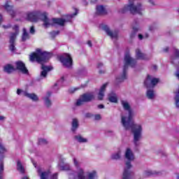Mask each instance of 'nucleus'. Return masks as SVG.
<instances>
[{"instance_id":"nucleus-58","label":"nucleus","mask_w":179,"mask_h":179,"mask_svg":"<svg viewBox=\"0 0 179 179\" xmlns=\"http://www.w3.org/2000/svg\"><path fill=\"white\" fill-rule=\"evenodd\" d=\"M177 179H179V176H177Z\"/></svg>"},{"instance_id":"nucleus-9","label":"nucleus","mask_w":179,"mask_h":179,"mask_svg":"<svg viewBox=\"0 0 179 179\" xmlns=\"http://www.w3.org/2000/svg\"><path fill=\"white\" fill-rule=\"evenodd\" d=\"M37 172L41 179H58V174L52 173L51 171H42L41 168H38Z\"/></svg>"},{"instance_id":"nucleus-61","label":"nucleus","mask_w":179,"mask_h":179,"mask_svg":"<svg viewBox=\"0 0 179 179\" xmlns=\"http://www.w3.org/2000/svg\"><path fill=\"white\" fill-rule=\"evenodd\" d=\"M146 37H148V35H146Z\"/></svg>"},{"instance_id":"nucleus-54","label":"nucleus","mask_w":179,"mask_h":179,"mask_svg":"<svg viewBox=\"0 0 179 179\" xmlns=\"http://www.w3.org/2000/svg\"><path fill=\"white\" fill-rule=\"evenodd\" d=\"M60 85V83H56V85Z\"/></svg>"},{"instance_id":"nucleus-21","label":"nucleus","mask_w":179,"mask_h":179,"mask_svg":"<svg viewBox=\"0 0 179 179\" xmlns=\"http://www.w3.org/2000/svg\"><path fill=\"white\" fill-rule=\"evenodd\" d=\"M96 14L98 15H104L105 14H107L104 6H96Z\"/></svg>"},{"instance_id":"nucleus-46","label":"nucleus","mask_w":179,"mask_h":179,"mask_svg":"<svg viewBox=\"0 0 179 179\" xmlns=\"http://www.w3.org/2000/svg\"><path fill=\"white\" fill-rule=\"evenodd\" d=\"M169 47H165V48H164V51L165 52H167L169 51Z\"/></svg>"},{"instance_id":"nucleus-26","label":"nucleus","mask_w":179,"mask_h":179,"mask_svg":"<svg viewBox=\"0 0 179 179\" xmlns=\"http://www.w3.org/2000/svg\"><path fill=\"white\" fill-rule=\"evenodd\" d=\"M4 172L3 157H0V179H3V173Z\"/></svg>"},{"instance_id":"nucleus-27","label":"nucleus","mask_w":179,"mask_h":179,"mask_svg":"<svg viewBox=\"0 0 179 179\" xmlns=\"http://www.w3.org/2000/svg\"><path fill=\"white\" fill-rule=\"evenodd\" d=\"M146 96L150 100H152L156 97V93L154 90H147Z\"/></svg>"},{"instance_id":"nucleus-24","label":"nucleus","mask_w":179,"mask_h":179,"mask_svg":"<svg viewBox=\"0 0 179 179\" xmlns=\"http://www.w3.org/2000/svg\"><path fill=\"white\" fill-rule=\"evenodd\" d=\"M71 130L72 131H76L77 129L79 128V120L77 118H73L71 122Z\"/></svg>"},{"instance_id":"nucleus-23","label":"nucleus","mask_w":179,"mask_h":179,"mask_svg":"<svg viewBox=\"0 0 179 179\" xmlns=\"http://www.w3.org/2000/svg\"><path fill=\"white\" fill-rule=\"evenodd\" d=\"M15 70V66L10 64H7L3 66V71L7 73H12Z\"/></svg>"},{"instance_id":"nucleus-48","label":"nucleus","mask_w":179,"mask_h":179,"mask_svg":"<svg viewBox=\"0 0 179 179\" xmlns=\"http://www.w3.org/2000/svg\"><path fill=\"white\" fill-rule=\"evenodd\" d=\"M90 3H92V4H95L96 3H97V0H91Z\"/></svg>"},{"instance_id":"nucleus-47","label":"nucleus","mask_w":179,"mask_h":179,"mask_svg":"<svg viewBox=\"0 0 179 179\" xmlns=\"http://www.w3.org/2000/svg\"><path fill=\"white\" fill-rule=\"evenodd\" d=\"M98 108H100V109L104 108V106H103V104H99V105L98 106Z\"/></svg>"},{"instance_id":"nucleus-60","label":"nucleus","mask_w":179,"mask_h":179,"mask_svg":"<svg viewBox=\"0 0 179 179\" xmlns=\"http://www.w3.org/2000/svg\"><path fill=\"white\" fill-rule=\"evenodd\" d=\"M178 14H179V8H178Z\"/></svg>"},{"instance_id":"nucleus-38","label":"nucleus","mask_w":179,"mask_h":179,"mask_svg":"<svg viewBox=\"0 0 179 179\" xmlns=\"http://www.w3.org/2000/svg\"><path fill=\"white\" fill-rule=\"evenodd\" d=\"M29 31H30L31 34H34V33L36 31L34 27H31Z\"/></svg>"},{"instance_id":"nucleus-12","label":"nucleus","mask_w":179,"mask_h":179,"mask_svg":"<svg viewBox=\"0 0 179 179\" xmlns=\"http://www.w3.org/2000/svg\"><path fill=\"white\" fill-rule=\"evenodd\" d=\"M17 94L20 95L22 94L25 97H27L30 100H32V101H39V97L35 93H28L27 90H22V89H17Z\"/></svg>"},{"instance_id":"nucleus-5","label":"nucleus","mask_w":179,"mask_h":179,"mask_svg":"<svg viewBox=\"0 0 179 179\" xmlns=\"http://www.w3.org/2000/svg\"><path fill=\"white\" fill-rule=\"evenodd\" d=\"M124 157L127 161L125 162L124 171H123V176L122 179H131L132 173L131 171V169L132 168L131 162L135 159L134 154L131 148L126 149Z\"/></svg>"},{"instance_id":"nucleus-59","label":"nucleus","mask_w":179,"mask_h":179,"mask_svg":"<svg viewBox=\"0 0 179 179\" xmlns=\"http://www.w3.org/2000/svg\"><path fill=\"white\" fill-rule=\"evenodd\" d=\"M150 30L152 31V28H150Z\"/></svg>"},{"instance_id":"nucleus-51","label":"nucleus","mask_w":179,"mask_h":179,"mask_svg":"<svg viewBox=\"0 0 179 179\" xmlns=\"http://www.w3.org/2000/svg\"><path fill=\"white\" fill-rule=\"evenodd\" d=\"M2 20H3V17H2V15L0 14V24H1Z\"/></svg>"},{"instance_id":"nucleus-32","label":"nucleus","mask_w":179,"mask_h":179,"mask_svg":"<svg viewBox=\"0 0 179 179\" xmlns=\"http://www.w3.org/2000/svg\"><path fill=\"white\" fill-rule=\"evenodd\" d=\"M17 169L22 173H24V168L21 162V161H17Z\"/></svg>"},{"instance_id":"nucleus-55","label":"nucleus","mask_w":179,"mask_h":179,"mask_svg":"<svg viewBox=\"0 0 179 179\" xmlns=\"http://www.w3.org/2000/svg\"><path fill=\"white\" fill-rule=\"evenodd\" d=\"M34 166L36 167V164H34Z\"/></svg>"},{"instance_id":"nucleus-17","label":"nucleus","mask_w":179,"mask_h":179,"mask_svg":"<svg viewBox=\"0 0 179 179\" xmlns=\"http://www.w3.org/2000/svg\"><path fill=\"white\" fill-rule=\"evenodd\" d=\"M171 62L172 64H174L175 65H178V66H179V50L178 48H176V50H174V52L171 57Z\"/></svg>"},{"instance_id":"nucleus-1","label":"nucleus","mask_w":179,"mask_h":179,"mask_svg":"<svg viewBox=\"0 0 179 179\" xmlns=\"http://www.w3.org/2000/svg\"><path fill=\"white\" fill-rule=\"evenodd\" d=\"M121 104L123 110L127 112L126 114L122 115V125L126 130H131L134 134V143L137 147L141 145V140L142 138V124L134 123L133 118L135 117V113L132 110L129 101L122 100Z\"/></svg>"},{"instance_id":"nucleus-36","label":"nucleus","mask_w":179,"mask_h":179,"mask_svg":"<svg viewBox=\"0 0 179 179\" xmlns=\"http://www.w3.org/2000/svg\"><path fill=\"white\" fill-rule=\"evenodd\" d=\"M57 34H59V31H52V32H50V36H52V37H55Z\"/></svg>"},{"instance_id":"nucleus-49","label":"nucleus","mask_w":179,"mask_h":179,"mask_svg":"<svg viewBox=\"0 0 179 179\" xmlns=\"http://www.w3.org/2000/svg\"><path fill=\"white\" fill-rule=\"evenodd\" d=\"M87 44H88V45H90V47H92V41H90V40H89L88 41H87Z\"/></svg>"},{"instance_id":"nucleus-42","label":"nucleus","mask_w":179,"mask_h":179,"mask_svg":"<svg viewBox=\"0 0 179 179\" xmlns=\"http://www.w3.org/2000/svg\"><path fill=\"white\" fill-rule=\"evenodd\" d=\"M103 64L102 62H99L97 64V68H101L103 66Z\"/></svg>"},{"instance_id":"nucleus-57","label":"nucleus","mask_w":179,"mask_h":179,"mask_svg":"<svg viewBox=\"0 0 179 179\" xmlns=\"http://www.w3.org/2000/svg\"><path fill=\"white\" fill-rule=\"evenodd\" d=\"M78 90V89H74V91Z\"/></svg>"},{"instance_id":"nucleus-7","label":"nucleus","mask_w":179,"mask_h":179,"mask_svg":"<svg viewBox=\"0 0 179 179\" xmlns=\"http://www.w3.org/2000/svg\"><path fill=\"white\" fill-rule=\"evenodd\" d=\"M134 0H129V4L124 6L120 13H126L127 11H130L131 14H139L142 15L143 11H145V6L142 3H137L136 5L134 4Z\"/></svg>"},{"instance_id":"nucleus-16","label":"nucleus","mask_w":179,"mask_h":179,"mask_svg":"<svg viewBox=\"0 0 179 179\" xmlns=\"http://www.w3.org/2000/svg\"><path fill=\"white\" fill-rule=\"evenodd\" d=\"M102 29L106 31V33H107L108 36L111 37V38H117L119 34L117 31H110V28L107 25H103Z\"/></svg>"},{"instance_id":"nucleus-52","label":"nucleus","mask_w":179,"mask_h":179,"mask_svg":"<svg viewBox=\"0 0 179 179\" xmlns=\"http://www.w3.org/2000/svg\"><path fill=\"white\" fill-rule=\"evenodd\" d=\"M22 179H29V178L28 176H23V178H22Z\"/></svg>"},{"instance_id":"nucleus-53","label":"nucleus","mask_w":179,"mask_h":179,"mask_svg":"<svg viewBox=\"0 0 179 179\" xmlns=\"http://www.w3.org/2000/svg\"><path fill=\"white\" fill-rule=\"evenodd\" d=\"M153 68H154V69H157V65H154Z\"/></svg>"},{"instance_id":"nucleus-40","label":"nucleus","mask_w":179,"mask_h":179,"mask_svg":"<svg viewBox=\"0 0 179 179\" xmlns=\"http://www.w3.org/2000/svg\"><path fill=\"white\" fill-rule=\"evenodd\" d=\"M92 117V114H90V113H87L85 114V117L86 118H91Z\"/></svg>"},{"instance_id":"nucleus-45","label":"nucleus","mask_w":179,"mask_h":179,"mask_svg":"<svg viewBox=\"0 0 179 179\" xmlns=\"http://www.w3.org/2000/svg\"><path fill=\"white\" fill-rule=\"evenodd\" d=\"M105 72H106V69H99V73H105Z\"/></svg>"},{"instance_id":"nucleus-8","label":"nucleus","mask_w":179,"mask_h":179,"mask_svg":"<svg viewBox=\"0 0 179 179\" xmlns=\"http://www.w3.org/2000/svg\"><path fill=\"white\" fill-rule=\"evenodd\" d=\"M95 96L94 93H85L80 96L78 100H77L76 105L78 106H83L84 103H89L92 100H94Z\"/></svg>"},{"instance_id":"nucleus-28","label":"nucleus","mask_w":179,"mask_h":179,"mask_svg":"<svg viewBox=\"0 0 179 179\" xmlns=\"http://www.w3.org/2000/svg\"><path fill=\"white\" fill-rule=\"evenodd\" d=\"M122 157V151L119 150L117 151V152H114L113 154L111 155V159H120Z\"/></svg>"},{"instance_id":"nucleus-56","label":"nucleus","mask_w":179,"mask_h":179,"mask_svg":"<svg viewBox=\"0 0 179 179\" xmlns=\"http://www.w3.org/2000/svg\"><path fill=\"white\" fill-rule=\"evenodd\" d=\"M66 169H69V166H68V167L66 168Z\"/></svg>"},{"instance_id":"nucleus-41","label":"nucleus","mask_w":179,"mask_h":179,"mask_svg":"<svg viewBox=\"0 0 179 179\" xmlns=\"http://www.w3.org/2000/svg\"><path fill=\"white\" fill-rule=\"evenodd\" d=\"M10 24H8V25H3V28L4 29H8L9 28H10Z\"/></svg>"},{"instance_id":"nucleus-33","label":"nucleus","mask_w":179,"mask_h":179,"mask_svg":"<svg viewBox=\"0 0 179 179\" xmlns=\"http://www.w3.org/2000/svg\"><path fill=\"white\" fill-rule=\"evenodd\" d=\"M6 151L5 145H3V143H0V154H4Z\"/></svg>"},{"instance_id":"nucleus-37","label":"nucleus","mask_w":179,"mask_h":179,"mask_svg":"<svg viewBox=\"0 0 179 179\" xmlns=\"http://www.w3.org/2000/svg\"><path fill=\"white\" fill-rule=\"evenodd\" d=\"M94 120H96V121H99V120H101V115L99 114L94 115Z\"/></svg>"},{"instance_id":"nucleus-22","label":"nucleus","mask_w":179,"mask_h":179,"mask_svg":"<svg viewBox=\"0 0 179 179\" xmlns=\"http://www.w3.org/2000/svg\"><path fill=\"white\" fill-rule=\"evenodd\" d=\"M74 140L78 143H87L88 138L83 137L81 134H76L74 136Z\"/></svg>"},{"instance_id":"nucleus-31","label":"nucleus","mask_w":179,"mask_h":179,"mask_svg":"<svg viewBox=\"0 0 179 179\" xmlns=\"http://www.w3.org/2000/svg\"><path fill=\"white\" fill-rule=\"evenodd\" d=\"M108 100L111 103H117V97L115 94H109L108 96Z\"/></svg>"},{"instance_id":"nucleus-62","label":"nucleus","mask_w":179,"mask_h":179,"mask_svg":"<svg viewBox=\"0 0 179 179\" xmlns=\"http://www.w3.org/2000/svg\"><path fill=\"white\" fill-rule=\"evenodd\" d=\"M178 66H179V61H178Z\"/></svg>"},{"instance_id":"nucleus-11","label":"nucleus","mask_w":179,"mask_h":179,"mask_svg":"<svg viewBox=\"0 0 179 179\" xmlns=\"http://www.w3.org/2000/svg\"><path fill=\"white\" fill-rule=\"evenodd\" d=\"M61 62L66 68H71L73 65L72 57L70 54L64 53L59 58Z\"/></svg>"},{"instance_id":"nucleus-10","label":"nucleus","mask_w":179,"mask_h":179,"mask_svg":"<svg viewBox=\"0 0 179 179\" xmlns=\"http://www.w3.org/2000/svg\"><path fill=\"white\" fill-rule=\"evenodd\" d=\"M13 29L15 32L13 34H11L10 36V50L11 51H15L16 50V47L15 45V41L16 40V37L17 34H19V27L18 25H15L13 27Z\"/></svg>"},{"instance_id":"nucleus-29","label":"nucleus","mask_w":179,"mask_h":179,"mask_svg":"<svg viewBox=\"0 0 179 179\" xmlns=\"http://www.w3.org/2000/svg\"><path fill=\"white\" fill-rule=\"evenodd\" d=\"M175 106L176 108H179V86L178 90L175 92Z\"/></svg>"},{"instance_id":"nucleus-6","label":"nucleus","mask_w":179,"mask_h":179,"mask_svg":"<svg viewBox=\"0 0 179 179\" xmlns=\"http://www.w3.org/2000/svg\"><path fill=\"white\" fill-rule=\"evenodd\" d=\"M136 64V61L132 57H131L130 54L127 52L124 55V65L123 66V73L121 75V76H117L115 79V82L117 83H121L124 82L125 79L127 78V71L129 68V66H131L134 68L135 65Z\"/></svg>"},{"instance_id":"nucleus-14","label":"nucleus","mask_w":179,"mask_h":179,"mask_svg":"<svg viewBox=\"0 0 179 179\" xmlns=\"http://www.w3.org/2000/svg\"><path fill=\"white\" fill-rule=\"evenodd\" d=\"M159 79L157 78H152L150 75H148L147 78L144 82V85L146 87H155V86L157 85Z\"/></svg>"},{"instance_id":"nucleus-20","label":"nucleus","mask_w":179,"mask_h":179,"mask_svg":"<svg viewBox=\"0 0 179 179\" xmlns=\"http://www.w3.org/2000/svg\"><path fill=\"white\" fill-rule=\"evenodd\" d=\"M136 58L138 59H148V55L146 54H143V52H141V50L139 48H137L136 50Z\"/></svg>"},{"instance_id":"nucleus-44","label":"nucleus","mask_w":179,"mask_h":179,"mask_svg":"<svg viewBox=\"0 0 179 179\" xmlns=\"http://www.w3.org/2000/svg\"><path fill=\"white\" fill-rule=\"evenodd\" d=\"M6 117H3V115H0V121H5Z\"/></svg>"},{"instance_id":"nucleus-39","label":"nucleus","mask_w":179,"mask_h":179,"mask_svg":"<svg viewBox=\"0 0 179 179\" xmlns=\"http://www.w3.org/2000/svg\"><path fill=\"white\" fill-rule=\"evenodd\" d=\"M175 75H176V77L177 78V79H178V80H179V69H177Z\"/></svg>"},{"instance_id":"nucleus-13","label":"nucleus","mask_w":179,"mask_h":179,"mask_svg":"<svg viewBox=\"0 0 179 179\" xmlns=\"http://www.w3.org/2000/svg\"><path fill=\"white\" fill-rule=\"evenodd\" d=\"M3 8L12 18H15V17H16L17 12L15 10L13 6L10 4V1H6Z\"/></svg>"},{"instance_id":"nucleus-34","label":"nucleus","mask_w":179,"mask_h":179,"mask_svg":"<svg viewBox=\"0 0 179 179\" xmlns=\"http://www.w3.org/2000/svg\"><path fill=\"white\" fill-rule=\"evenodd\" d=\"M152 175H154V172H152V171H145L143 172V176L145 177L152 176Z\"/></svg>"},{"instance_id":"nucleus-15","label":"nucleus","mask_w":179,"mask_h":179,"mask_svg":"<svg viewBox=\"0 0 179 179\" xmlns=\"http://www.w3.org/2000/svg\"><path fill=\"white\" fill-rule=\"evenodd\" d=\"M15 65L17 69L22 72V73H29V70L26 68V65L24 62H22V61H17V62H15Z\"/></svg>"},{"instance_id":"nucleus-30","label":"nucleus","mask_w":179,"mask_h":179,"mask_svg":"<svg viewBox=\"0 0 179 179\" xmlns=\"http://www.w3.org/2000/svg\"><path fill=\"white\" fill-rule=\"evenodd\" d=\"M29 38H30L29 34H28L27 29L24 28L23 33L22 34V41H26V40H29Z\"/></svg>"},{"instance_id":"nucleus-35","label":"nucleus","mask_w":179,"mask_h":179,"mask_svg":"<svg viewBox=\"0 0 179 179\" xmlns=\"http://www.w3.org/2000/svg\"><path fill=\"white\" fill-rule=\"evenodd\" d=\"M38 143L39 144H48V140L46 138H39Z\"/></svg>"},{"instance_id":"nucleus-43","label":"nucleus","mask_w":179,"mask_h":179,"mask_svg":"<svg viewBox=\"0 0 179 179\" xmlns=\"http://www.w3.org/2000/svg\"><path fill=\"white\" fill-rule=\"evenodd\" d=\"M149 3H150L152 6H155V3L154 0H149Z\"/></svg>"},{"instance_id":"nucleus-50","label":"nucleus","mask_w":179,"mask_h":179,"mask_svg":"<svg viewBox=\"0 0 179 179\" xmlns=\"http://www.w3.org/2000/svg\"><path fill=\"white\" fill-rule=\"evenodd\" d=\"M138 38L140 40H142V38H143V35H141V34H140V35H138Z\"/></svg>"},{"instance_id":"nucleus-2","label":"nucleus","mask_w":179,"mask_h":179,"mask_svg":"<svg viewBox=\"0 0 179 179\" xmlns=\"http://www.w3.org/2000/svg\"><path fill=\"white\" fill-rule=\"evenodd\" d=\"M74 14L66 15L65 20L63 18H53L52 20H50L48 17L47 13H41V11H33L32 13H27V20L32 22H36L39 18H41L43 22V27L45 28H50V27H53L54 25H60L61 27H64L65 22H71L74 17L78 15L79 12L78 8H74Z\"/></svg>"},{"instance_id":"nucleus-4","label":"nucleus","mask_w":179,"mask_h":179,"mask_svg":"<svg viewBox=\"0 0 179 179\" xmlns=\"http://www.w3.org/2000/svg\"><path fill=\"white\" fill-rule=\"evenodd\" d=\"M74 166L76 167V172L72 171L69 173V179H98L99 175L97 171H91L86 173L85 169L81 166V162L73 158V159Z\"/></svg>"},{"instance_id":"nucleus-18","label":"nucleus","mask_w":179,"mask_h":179,"mask_svg":"<svg viewBox=\"0 0 179 179\" xmlns=\"http://www.w3.org/2000/svg\"><path fill=\"white\" fill-rule=\"evenodd\" d=\"M51 94H52L51 92H48L46 96L43 97L45 106L48 108H49L50 107H51V106H52V103L50 99Z\"/></svg>"},{"instance_id":"nucleus-19","label":"nucleus","mask_w":179,"mask_h":179,"mask_svg":"<svg viewBox=\"0 0 179 179\" xmlns=\"http://www.w3.org/2000/svg\"><path fill=\"white\" fill-rule=\"evenodd\" d=\"M107 86H108V83H104V85H103L101 87V89L99 90V92L98 94L99 100H103V99L104 97V92H106Z\"/></svg>"},{"instance_id":"nucleus-25","label":"nucleus","mask_w":179,"mask_h":179,"mask_svg":"<svg viewBox=\"0 0 179 179\" xmlns=\"http://www.w3.org/2000/svg\"><path fill=\"white\" fill-rule=\"evenodd\" d=\"M138 22H134V24H133V31L130 34L131 38H134V37H135L137 31H138L139 28H138Z\"/></svg>"},{"instance_id":"nucleus-3","label":"nucleus","mask_w":179,"mask_h":179,"mask_svg":"<svg viewBox=\"0 0 179 179\" xmlns=\"http://www.w3.org/2000/svg\"><path fill=\"white\" fill-rule=\"evenodd\" d=\"M52 57V54L50 52H48L47 51H43L41 48L36 49V52H34L29 57V59L31 62L36 60L37 62L41 64V69L43 71L41 73V78H46L48 75V72L52 69V66H48L47 65H44L45 62H47L48 59Z\"/></svg>"}]
</instances>
